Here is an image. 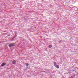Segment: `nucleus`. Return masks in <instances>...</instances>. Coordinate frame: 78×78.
<instances>
[{"label":"nucleus","mask_w":78,"mask_h":78,"mask_svg":"<svg viewBox=\"0 0 78 78\" xmlns=\"http://www.w3.org/2000/svg\"><path fill=\"white\" fill-rule=\"evenodd\" d=\"M73 78V77H71V78Z\"/></svg>","instance_id":"obj_8"},{"label":"nucleus","mask_w":78,"mask_h":78,"mask_svg":"<svg viewBox=\"0 0 78 78\" xmlns=\"http://www.w3.org/2000/svg\"><path fill=\"white\" fill-rule=\"evenodd\" d=\"M54 64L55 66V67H56L57 68H58V69H59V66H58L57 64H56V62H54Z\"/></svg>","instance_id":"obj_1"},{"label":"nucleus","mask_w":78,"mask_h":78,"mask_svg":"<svg viewBox=\"0 0 78 78\" xmlns=\"http://www.w3.org/2000/svg\"><path fill=\"white\" fill-rule=\"evenodd\" d=\"M49 48H51V47H52V46H51V45H50L49 46Z\"/></svg>","instance_id":"obj_5"},{"label":"nucleus","mask_w":78,"mask_h":78,"mask_svg":"<svg viewBox=\"0 0 78 78\" xmlns=\"http://www.w3.org/2000/svg\"><path fill=\"white\" fill-rule=\"evenodd\" d=\"M44 72H45V71H44Z\"/></svg>","instance_id":"obj_9"},{"label":"nucleus","mask_w":78,"mask_h":78,"mask_svg":"<svg viewBox=\"0 0 78 78\" xmlns=\"http://www.w3.org/2000/svg\"><path fill=\"white\" fill-rule=\"evenodd\" d=\"M6 63L5 62H4L3 63H2L1 65V66L2 67H3V66H5V65H6Z\"/></svg>","instance_id":"obj_4"},{"label":"nucleus","mask_w":78,"mask_h":78,"mask_svg":"<svg viewBox=\"0 0 78 78\" xmlns=\"http://www.w3.org/2000/svg\"><path fill=\"white\" fill-rule=\"evenodd\" d=\"M12 62L13 64H16V60H13Z\"/></svg>","instance_id":"obj_3"},{"label":"nucleus","mask_w":78,"mask_h":78,"mask_svg":"<svg viewBox=\"0 0 78 78\" xmlns=\"http://www.w3.org/2000/svg\"><path fill=\"white\" fill-rule=\"evenodd\" d=\"M15 36H16H16H17V35H15Z\"/></svg>","instance_id":"obj_7"},{"label":"nucleus","mask_w":78,"mask_h":78,"mask_svg":"<svg viewBox=\"0 0 78 78\" xmlns=\"http://www.w3.org/2000/svg\"><path fill=\"white\" fill-rule=\"evenodd\" d=\"M14 43H12L9 45V47H14Z\"/></svg>","instance_id":"obj_2"},{"label":"nucleus","mask_w":78,"mask_h":78,"mask_svg":"<svg viewBox=\"0 0 78 78\" xmlns=\"http://www.w3.org/2000/svg\"><path fill=\"white\" fill-rule=\"evenodd\" d=\"M26 66H28V64L27 63L26 64Z\"/></svg>","instance_id":"obj_6"}]
</instances>
